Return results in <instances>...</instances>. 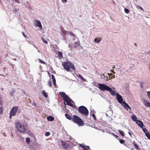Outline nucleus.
<instances>
[{"instance_id": "nucleus-14", "label": "nucleus", "mask_w": 150, "mask_h": 150, "mask_svg": "<svg viewBox=\"0 0 150 150\" xmlns=\"http://www.w3.org/2000/svg\"><path fill=\"white\" fill-rule=\"evenodd\" d=\"M80 45L79 41V40L78 41L75 42H74V48H76L78 47Z\"/></svg>"}, {"instance_id": "nucleus-48", "label": "nucleus", "mask_w": 150, "mask_h": 150, "mask_svg": "<svg viewBox=\"0 0 150 150\" xmlns=\"http://www.w3.org/2000/svg\"><path fill=\"white\" fill-rule=\"evenodd\" d=\"M32 105H33L35 106V107L37 105L36 104H35V102H33Z\"/></svg>"}, {"instance_id": "nucleus-32", "label": "nucleus", "mask_w": 150, "mask_h": 150, "mask_svg": "<svg viewBox=\"0 0 150 150\" xmlns=\"http://www.w3.org/2000/svg\"><path fill=\"white\" fill-rule=\"evenodd\" d=\"M30 139L29 138H27L26 139V142L27 144H29L30 142Z\"/></svg>"}, {"instance_id": "nucleus-1", "label": "nucleus", "mask_w": 150, "mask_h": 150, "mask_svg": "<svg viewBox=\"0 0 150 150\" xmlns=\"http://www.w3.org/2000/svg\"><path fill=\"white\" fill-rule=\"evenodd\" d=\"M16 128L20 132H24L26 131L25 126L27 125L24 124L23 125L20 121L16 120L15 123Z\"/></svg>"}, {"instance_id": "nucleus-25", "label": "nucleus", "mask_w": 150, "mask_h": 150, "mask_svg": "<svg viewBox=\"0 0 150 150\" xmlns=\"http://www.w3.org/2000/svg\"><path fill=\"white\" fill-rule=\"evenodd\" d=\"M118 132L121 135L123 136H124V133L123 131L120 130H119Z\"/></svg>"}, {"instance_id": "nucleus-28", "label": "nucleus", "mask_w": 150, "mask_h": 150, "mask_svg": "<svg viewBox=\"0 0 150 150\" xmlns=\"http://www.w3.org/2000/svg\"><path fill=\"white\" fill-rule=\"evenodd\" d=\"M3 108L2 107H0V115L2 114L3 113Z\"/></svg>"}, {"instance_id": "nucleus-54", "label": "nucleus", "mask_w": 150, "mask_h": 150, "mask_svg": "<svg viewBox=\"0 0 150 150\" xmlns=\"http://www.w3.org/2000/svg\"><path fill=\"white\" fill-rule=\"evenodd\" d=\"M112 134L113 135H114L115 137H118V136H117V135H115L114 134V133H112Z\"/></svg>"}, {"instance_id": "nucleus-18", "label": "nucleus", "mask_w": 150, "mask_h": 150, "mask_svg": "<svg viewBox=\"0 0 150 150\" xmlns=\"http://www.w3.org/2000/svg\"><path fill=\"white\" fill-rule=\"evenodd\" d=\"M112 96H115L116 92L114 91H112V88H111V90L109 91Z\"/></svg>"}, {"instance_id": "nucleus-55", "label": "nucleus", "mask_w": 150, "mask_h": 150, "mask_svg": "<svg viewBox=\"0 0 150 150\" xmlns=\"http://www.w3.org/2000/svg\"><path fill=\"white\" fill-rule=\"evenodd\" d=\"M83 150H88L87 149H86L85 147V146L83 148Z\"/></svg>"}, {"instance_id": "nucleus-45", "label": "nucleus", "mask_w": 150, "mask_h": 150, "mask_svg": "<svg viewBox=\"0 0 150 150\" xmlns=\"http://www.w3.org/2000/svg\"><path fill=\"white\" fill-rule=\"evenodd\" d=\"M2 99L0 98V105H2Z\"/></svg>"}, {"instance_id": "nucleus-31", "label": "nucleus", "mask_w": 150, "mask_h": 150, "mask_svg": "<svg viewBox=\"0 0 150 150\" xmlns=\"http://www.w3.org/2000/svg\"><path fill=\"white\" fill-rule=\"evenodd\" d=\"M124 11L126 13H128L129 12V10L127 8H125L124 9Z\"/></svg>"}, {"instance_id": "nucleus-40", "label": "nucleus", "mask_w": 150, "mask_h": 150, "mask_svg": "<svg viewBox=\"0 0 150 150\" xmlns=\"http://www.w3.org/2000/svg\"><path fill=\"white\" fill-rule=\"evenodd\" d=\"M92 117H93V118L94 119V120H96V117L95 114L94 113H93L92 114Z\"/></svg>"}, {"instance_id": "nucleus-23", "label": "nucleus", "mask_w": 150, "mask_h": 150, "mask_svg": "<svg viewBox=\"0 0 150 150\" xmlns=\"http://www.w3.org/2000/svg\"><path fill=\"white\" fill-rule=\"evenodd\" d=\"M58 56L59 58H62V53L61 52H58Z\"/></svg>"}, {"instance_id": "nucleus-51", "label": "nucleus", "mask_w": 150, "mask_h": 150, "mask_svg": "<svg viewBox=\"0 0 150 150\" xmlns=\"http://www.w3.org/2000/svg\"><path fill=\"white\" fill-rule=\"evenodd\" d=\"M69 47V48H70V50H72V48H71V45H70V44H69V46H68Z\"/></svg>"}, {"instance_id": "nucleus-17", "label": "nucleus", "mask_w": 150, "mask_h": 150, "mask_svg": "<svg viewBox=\"0 0 150 150\" xmlns=\"http://www.w3.org/2000/svg\"><path fill=\"white\" fill-rule=\"evenodd\" d=\"M133 144L134 145V147L137 149L139 150V146L136 144V143L134 142H133Z\"/></svg>"}, {"instance_id": "nucleus-6", "label": "nucleus", "mask_w": 150, "mask_h": 150, "mask_svg": "<svg viewBox=\"0 0 150 150\" xmlns=\"http://www.w3.org/2000/svg\"><path fill=\"white\" fill-rule=\"evenodd\" d=\"M18 109V106H14L12 108L10 112L11 113V114L12 115H15L16 113L17 112Z\"/></svg>"}, {"instance_id": "nucleus-24", "label": "nucleus", "mask_w": 150, "mask_h": 150, "mask_svg": "<svg viewBox=\"0 0 150 150\" xmlns=\"http://www.w3.org/2000/svg\"><path fill=\"white\" fill-rule=\"evenodd\" d=\"M25 6L28 8H30L31 7L28 1H26Z\"/></svg>"}, {"instance_id": "nucleus-15", "label": "nucleus", "mask_w": 150, "mask_h": 150, "mask_svg": "<svg viewBox=\"0 0 150 150\" xmlns=\"http://www.w3.org/2000/svg\"><path fill=\"white\" fill-rule=\"evenodd\" d=\"M54 119V117L51 116H50L47 117V120L50 121H52Z\"/></svg>"}, {"instance_id": "nucleus-10", "label": "nucleus", "mask_w": 150, "mask_h": 150, "mask_svg": "<svg viewBox=\"0 0 150 150\" xmlns=\"http://www.w3.org/2000/svg\"><path fill=\"white\" fill-rule=\"evenodd\" d=\"M59 94L64 99V100L66 99H69V97L67 96L66 93L63 92H59Z\"/></svg>"}, {"instance_id": "nucleus-5", "label": "nucleus", "mask_w": 150, "mask_h": 150, "mask_svg": "<svg viewBox=\"0 0 150 150\" xmlns=\"http://www.w3.org/2000/svg\"><path fill=\"white\" fill-rule=\"evenodd\" d=\"M98 86H99L98 88L102 91L105 90L110 91L111 90V88H110L104 84L99 83L98 84Z\"/></svg>"}, {"instance_id": "nucleus-52", "label": "nucleus", "mask_w": 150, "mask_h": 150, "mask_svg": "<svg viewBox=\"0 0 150 150\" xmlns=\"http://www.w3.org/2000/svg\"><path fill=\"white\" fill-rule=\"evenodd\" d=\"M18 4H19L20 2L19 0H14Z\"/></svg>"}, {"instance_id": "nucleus-56", "label": "nucleus", "mask_w": 150, "mask_h": 150, "mask_svg": "<svg viewBox=\"0 0 150 150\" xmlns=\"http://www.w3.org/2000/svg\"><path fill=\"white\" fill-rule=\"evenodd\" d=\"M22 33H23V35L25 37H26V35H25L24 33L23 32Z\"/></svg>"}, {"instance_id": "nucleus-44", "label": "nucleus", "mask_w": 150, "mask_h": 150, "mask_svg": "<svg viewBox=\"0 0 150 150\" xmlns=\"http://www.w3.org/2000/svg\"><path fill=\"white\" fill-rule=\"evenodd\" d=\"M62 3L64 4L66 3L67 2V0H62Z\"/></svg>"}, {"instance_id": "nucleus-53", "label": "nucleus", "mask_w": 150, "mask_h": 150, "mask_svg": "<svg viewBox=\"0 0 150 150\" xmlns=\"http://www.w3.org/2000/svg\"><path fill=\"white\" fill-rule=\"evenodd\" d=\"M80 146L81 147H82L83 148V147H85L84 146L82 145V144H80Z\"/></svg>"}, {"instance_id": "nucleus-41", "label": "nucleus", "mask_w": 150, "mask_h": 150, "mask_svg": "<svg viewBox=\"0 0 150 150\" xmlns=\"http://www.w3.org/2000/svg\"><path fill=\"white\" fill-rule=\"evenodd\" d=\"M147 95L149 98L150 99V91L147 92Z\"/></svg>"}, {"instance_id": "nucleus-64", "label": "nucleus", "mask_w": 150, "mask_h": 150, "mask_svg": "<svg viewBox=\"0 0 150 150\" xmlns=\"http://www.w3.org/2000/svg\"><path fill=\"white\" fill-rule=\"evenodd\" d=\"M149 70H150V66H149Z\"/></svg>"}, {"instance_id": "nucleus-58", "label": "nucleus", "mask_w": 150, "mask_h": 150, "mask_svg": "<svg viewBox=\"0 0 150 150\" xmlns=\"http://www.w3.org/2000/svg\"><path fill=\"white\" fill-rule=\"evenodd\" d=\"M128 134L130 135L131 136V134L130 132H128Z\"/></svg>"}, {"instance_id": "nucleus-63", "label": "nucleus", "mask_w": 150, "mask_h": 150, "mask_svg": "<svg viewBox=\"0 0 150 150\" xmlns=\"http://www.w3.org/2000/svg\"><path fill=\"white\" fill-rule=\"evenodd\" d=\"M106 115L107 116H108V115L106 113Z\"/></svg>"}, {"instance_id": "nucleus-61", "label": "nucleus", "mask_w": 150, "mask_h": 150, "mask_svg": "<svg viewBox=\"0 0 150 150\" xmlns=\"http://www.w3.org/2000/svg\"><path fill=\"white\" fill-rule=\"evenodd\" d=\"M134 44L135 45V46H136L137 45V44H136V43H134Z\"/></svg>"}, {"instance_id": "nucleus-3", "label": "nucleus", "mask_w": 150, "mask_h": 150, "mask_svg": "<svg viewBox=\"0 0 150 150\" xmlns=\"http://www.w3.org/2000/svg\"><path fill=\"white\" fill-rule=\"evenodd\" d=\"M78 111L79 113L87 117L88 114V111L87 108L83 106H81L79 108Z\"/></svg>"}, {"instance_id": "nucleus-16", "label": "nucleus", "mask_w": 150, "mask_h": 150, "mask_svg": "<svg viewBox=\"0 0 150 150\" xmlns=\"http://www.w3.org/2000/svg\"><path fill=\"white\" fill-rule=\"evenodd\" d=\"M131 118L132 120L134 121L135 122L137 121V117L135 115H132L131 117Z\"/></svg>"}, {"instance_id": "nucleus-42", "label": "nucleus", "mask_w": 150, "mask_h": 150, "mask_svg": "<svg viewBox=\"0 0 150 150\" xmlns=\"http://www.w3.org/2000/svg\"><path fill=\"white\" fill-rule=\"evenodd\" d=\"M143 132L146 133V132L147 131V129L146 128H143L142 129Z\"/></svg>"}, {"instance_id": "nucleus-20", "label": "nucleus", "mask_w": 150, "mask_h": 150, "mask_svg": "<svg viewBox=\"0 0 150 150\" xmlns=\"http://www.w3.org/2000/svg\"><path fill=\"white\" fill-rule=\"evenodd\" d=\"M79 77L82 80L84 81H86V79H84L83 77L80 74L78 75Z\"/></svg>"}, {"instance_id": "nucleus-26", "label": "nucleus", "mask_w": 150, "mask_h": 150, "mask_svg": "<svg viewBox=\"0 0 150 150\" xmlns=\"http://www.w3.org/2000/svg\"><path fill=\"white\" fill-rule=\"evenodd\" d=\"M136 7L138 9H140L142 10L143 11H144L143 10V8L141 6H140L139 5H136Z\"/></svg>"}, {"instance_id": "nucleus-46", "label": "nucleus", "mask_w": 150, "mask_h": 150, "mask_svg": "<svg viewBox=\"0 0 150 150\" xmlns=\"http://www.w3.org/2000/svg\"><path fill=\"white\" fill-rule=\"evenodd\" d=\"M52 81H53V84L54 85V86H55V85H56V80H52Z\"/></svg>"}, {"instance_id": "nucleus-8", "label": "nucleus", "mask_w": 150, "mask_h": 150, "mask_svg": "<svg viewBox=\"0 0 150 150\" xmlns=\"http://www.w3.org/2000/svg\"><path fill=\"white\" fill-rule=\"evenodd\" d=\"M121 104L126 110H128V109H129L130 110H131L130 107L125 101L122 102Z\"/></svg>"}, {"instance_id": "nucleus-47", "label": "nucleus", "mask_w": 150, "mask_h": 150, "mask_svg": "<svg viewBox=\"0 0 150 150\" xmlns=\"http://www.w3.org/2000/svg\"><path fill=\"white\" fill-rule=\"evenodd\" d=\"M29 134L31 136H33V133L31 132H29Z\"/></svg>"}, {"instance_id": "nucleus-36", "label": "nucleus", "mask_w": 150, "mask_h": 150, "mask_svg": "<svg viewBox=\"0 0 150 150\" xmlns=\"http://www.w3.org/2000/svg\"><path fill=\"white\" fill-rule=\"evenodd\" d=\"M145 105L146 106L150 107V103L149 102L146 103L145 104Z\"/></svg>"}, {"instance_id": "nucleus-9", "label": "nucleus", "mask_w": 150, "mask_h": 150, "mask_svg": "<svg viewBox=\"0 0 150 150\" xmlns=\"http://www.w3.org/2000/svg\"><path fill=\"white\" fill-rule=\"evenodd\" d=\"M35 21V25L39 27L40 30H42V28L40 22L39 21L36 19Z\"/></svg>"}, {"instance_id": "nucleus-29", "label": "nucleus", "mask_w": 150, "mask_h": 150, "mask_svg": "<svg viewBox=\"0 0 150 150\" xmlns=\"http://www.w3.org/2000/svg\"><path fill=\"white\" fill-rule=\"evenodd\" d=\"M68 34L70 35L71 36H73L74 37H75V35L71 31L69 32Z\"/></svg>"}, {"instance_id": "nucleus-21", "label": "nucleus", "mask_w": 150, "mask_h": 150, "mask_svg": "<svg viewBox=\"0 0 150 150\" xmlns=\"http://www.w3.org/2000/svg\"><path fill=\"white\" fill-rule=\"evenodd\" d=\"M42 93L45 97L47 98L48 97V95H47L46 92L45 91H42Z\"/></svg>"}, {"instance_id": "nucleus-7", "label": "nucleus", "mask_w": 150, "mask_h": 150, "mask_svg": "<svg viewBox=\"0 0 150 150\" xmlns=\"http://www.w3.org/2000/svg\"><path fill=\"white\" fill-rule=\"evenodd\" d=\"M116 97L118 102L120 104L123 102L122 97L117 93L116 94Z\"/></svg>"}, {"instance_id": "nucleus-30", "label": "nucleus", "mask_w": 150, "mask_h": 150, "mask_svg": "<svg viewBox=\"0 0 150 150\" xmlns=\"http://www.w3.org/2000/svg\"><path fill=\"white\" fill-rule=\"evenodd\" d=\"M94 41L98 43L100 42V40H99L98 38H96L94 39Z\"/></svg>"}, {"instance_id": "nucleus-33", "label": "nucleus", "mask_w": 150, "mask_h": 150, "mask_svg": "<svg viewBox=\"0 0 150 150\" xmlns=\"http://www.w3.org/2000/svg\"><path fill=\"white\" fill-rule=\"evenodd\" d=\"M48 84L49 85V86L50 87H52V83L51 82V81H49L48 82Z\"/></svg>"}, {"instance_id": "nucleus-11", "label": "nucleus", "mask_w": 150, "mask_h": 150, "mask_svg": "<svg viewBox=\"0 0 150 150\" xmlns=\"http://www.w3.org/2000/svg\"><path fill=\"white\" fill-rule=\"evenodd\" d=\"M64 101L66 102L67 104L68 105H69L71 107H73V104L71 103V102H74L71 100L69 98V99H66Z\"/></svg>"}, {"instance_id": "nucleus-43", "label": "nucleus", "mask_w": 150, "mask_h": 150, "mask_svg": "<svg viewBox=\"0 0 150 150\" xmlns=\"http://www.w3.org/2000/svg\"><path fill=\"white\" fill-rule=\"evenodd\" d=\"M51 76L52 80H55V78L53 75L52 74Z\"/></svg>"}, {"instance_id": "nucleus-34", "label": "nucleus", "mask_w": 150, "mask_h": 150, "mask_svg": "<svg viewBox=\"0 0 150 150\" xmlns=\"http://www.w3.org/2000/svg\"><path fill=\"white\" fill-rule=\"evenodd\" d=\"M64 148L66 149L68 147V146L66 144H64L63 145V147Z\"/></svg>"}, {"instance_id": "nucleus-13", "label": "nucleus", "mask_w": 150, "mask_h": 150, "mask_svg": "<svg viewBox=\"0 0 150 150\" xmlns=\"http://www.w3.org/2000/svg\"><path fill=\"white\" fill-rule=\"evenodd\" d=\"M136 123L139 125L141 128H143L144 125L143 123L140 120H137L136 121Z\"/></svg>"}, {"instance_id": "nucleus-27", "label": "nucleus", "mask_w": 150, "mask_h": 150, "mask_svg": "<svg viewBox=\"0 0 150 150\" xmlns=\"http://www.w3.org/2000/svg\"><path fill=\"white\" fill-rule=\"evenodd\" d=\"M145 135L146 136V137L150 140V134L148 133H145Z\"/></svg>"}, {"instance_id": "nucleus-19", "label": "nucleus", "mask_w": 150, "mask_h": 150, "mask_svg": "<svg viewBox=\"0 0 150 150\" xmlns=\"http://www.w3.org/2000/svg\"><path fill=\"white\" fill-rule=\"evenodd\" d=\"M65 116L66 118L69 120H71V119H72L71 117L67 113L65 114Z\"/></svg>"}, {"instance_id": "nucleus-50", "label": "nucleus", "mask_w": 150, "mask_h": 150, "mask_svg": "<svg viewBox=\"0 0 150 150\" xmlns=\"http://www.w3.org/2000/svg\"><path fill=\"white\" fill-rule=\"evenodd\" d=\"M15 115H12L11 114V112L10 113V115H9V117L10 118H11L13 116H15Z\"/></svg>"}, {"instance_id": "nucleus-59", "label": "nucleus", "mask_w": 150, "mask_h": 150, "mask_svg": "<svg viewBox=\"0 0 150 150\" xmlns=\"http://www.w3.org/2000/svg\"><path fill=\"white\" fill-rule=\"evenodd\" d=\"M92 112H95V110H93V111H92Z\"/></svg>"}, {"instance_id": "nucleus-49", "label": "nucleus", "mask_w": 150, "mask_h": 150, "mask_svg": "<svg viewBox=\"0 0 150 150\" xmlns=\"http://www.w3.org/2000/svg\"><path fill=\"white\" fill-rule=\"evenodd\" d=\"M143 83L141 82L140 83V87L141 88H143Z\"/></svg>"}, {"instance_id": "nucleus-57", "label": "nucleus", "mask_w": 150, "mask_h": 150, "mask_svg": "<svg viewBox=\"0 0 150 150\" xmlns=\"http://www.w3.org/2000/svg\"><path fill=\"white\" fill-rule=\"evenodd\" d=\"M65 143L64 142H63L62 143V146H63V145H64V144Z\"/></svg>"}, {"instance_id": "nucleus-2", "label": "nucleus", "mask_w": 150, "mask_h": 150, "mask_svg": "<svg viewBox=\"0 0 150 150\" xmlns=\"http://www.w3.org/2000/svg\"><path fill=\"white\" fill-rule=\"evenodd\" d=\"M64 69L67 71H69L70 68H71L73 70H75V68L74 64L69 61H67L66 62L62 64Z\"/></svg>"}, {"instance_id": "nucleus-37", "label": "nucleus", "mask_w": 150, "mask_h": 150, "mask_svg": "<svg viewBox=\"0 0 150 150\" xmlns=\"http://www.w3.org/2000/svg\"><path fill=\"white\" fill-rule=\"evenodd\" d=\"M39 62L40 63H41L42 64H46V63L44 61L40 59Z\"/></svg>"}, {"instance_id": "nucleus-12", "label": "nucleus", "mask_w": 150, "mask_h": 150, "mask_svg": "<svg viewBox=\"0 0 150 150\" xmlns=\"http://www.w3.org/2000/svg\"><path fill=\"white\" fill-rule=\"evenodd\" d=\"M61 32L63 34L65 35H67L68 34L69 31L66 30L64 29L63 27H62L61 28Z\"/></svg>"}, {"instance_id": "nucleus-35", "label": "nucleus", "mask_w": 150, "mask_h": 150, "mask_svg": "<svg viewBox=\"0 0 150 150\" xmlns=\"http://www.w3.org/2000/svg\"><path fill=\"white\" fill-rule=\"evenodd\" d=\"M50 134V133L49 132H47L45 133V135L47 137Z\"/></svg>"}, {"instance_id": "nucleus-4", "label": "nucleus", "mask_w": 150, "mask_h": 150, "mask_svg": "<svg viewBox=\"0 0 150 150\" xmlns=\"http://www.w3.org/2000/svg\"><path fill=\"white\" fill-rule=\"evenodd\" d=\"M72 119L74 122L75 123L78 124L80 126H82L83 125V122L81 119L78 116L76 115H74Z\"/></svg>"}, {"instance_id": "nucleus-38", "label": "nucleus", "mask_w": 150, "mask_h": 150, "mask_svg": "<svg viewBox=\"0 0 150 150\" xmlns=\"http://www.w3.org/2000/svg\"><path fill=\"white\" fill-rule=\"evenodd\" d=\"M42 39L44 42L46 44L47 43V41L45 39L42 38Z\"/></svg>"}, {"instance_id": "nucleus-22", "label": "nucleus", "mask_w": 150, "mask_h": 150, "mask_svg": "<svg viewBox=\"0 0 150 150\" xmlns=\"http://www.w3.org/2000/svg\"><path fill=\"white\" fill-rule=\"evenodd\" d=\"M15 92V90L14 89H12L11 91L10 92V95L12 96H13L14 93Z\"/></svg>"}, {"instance_id": "nucleus-60", "label": "nucleus", "mask_w": 150, "mask_h": 150, "mask_svg": "<svg viewBox=\"0 0 150 150\" xmlns=\"http://www.w3.org/2000/svg\"><path fill=\"white\" fill-rule=\"evenodd\" d=\"M86 147H88L89 149H90V147L89 146H87Z\"/></svg>"}, {"instance_id": "nucleus-39", "label": "nucleus", "mask_w": 150, "mask_h": 150, "mask_svg": "<svg viewBox=\"0 0 150 150\" xmlns=\"http://www.w3.org/2000/svg\"><path fill=\"white\" fill-rule=\"evenodd\" d=\"M120 142L122 144H123L125 142V141L123 139H121L120 140Z\"/></svg>"}, {"instance_id": "nucleus-62", "label": "nucleus", "mask_w": 150, "mask_h": 150, "mask_svg": "<svg viewBox=\"0 0 150 150\" xmlns=\"http://www.w3.org/2000/svg\"><path fill=\"white\" fill-rule=\"evenodd\" d=\"M1 63V59L0 58V64Z\"/></svg>"}]
</instances>
